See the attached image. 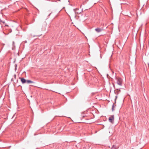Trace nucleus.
<instances>
[{
	"instance_id": "obj_4",
	"label": "nucleus",
	"mask_w": 149,
	"mask_h": 149,
	"mask_svg": "<svg viewBox=\"0 0 149 149\" xmlns=\"http://www.w3.org/2000/svg\"><path fill=\"white\" fill-rule=\"evenodd\" d=\"M21 81L23 84L25 83L26 82V80L23 78H21Z\"/></svg>"
},
{
	"instance_id": "obj_5",
	"label": "nucleus",
	"mask_w": 149,
	"mask_h": 149,
	"mask_svg": "<svg viewBox=\"0 0 149 149\" xmlns=\"http://www.w3.org/2000/svg\"><path fill=\"white\" fill-rule=\"evenodd\" d=\"M26 82L28 84L29 83H34L35 82L33 81H32L30 80H26Z\"/></svg>"
},
{
	"instance_id": "obj_1",
	"label": "nucleus",
	"mask_w": 149,
	"mask_h": 149,
	"mask_svg": "<svg viewBox=\"0 0 149 149\" xmlns=\"http://www.w3.org/2000/svg\"><path fill=\"white\" fill-rule=\"evenodd\" d=\"M117 84L120 86H121L122 85V79L120 78H118L117 79Z\"/></svg>"
},
{
	"instance_id": "obj_8",
	"label": "nucleus",
	"mask_w": 149,
	"mask_h": 149,
	"mask_svg": "<svg viewBox=\"0 0 149 149\" xmlns=\"http://www.w3.org/2000/svg\"><path fill=\"white\" fill-rule=\"evenodd\" d=\"M78 9H77V8H76V9H74V12H75V13H76V10H78Z\"/></svg>"
},
{
	"instance_id": "obj_10",
	"label": "nucleus",
	"mask_w": 149,
	"mask_h": 149,
	"mask_svg": "<svg viewBox=\"0 0 149 149\" xmlns=\"http://www.w3.org/2000/svg\"><path fill=\"white\" fill-rule=\"evenodd\" d=\"M15 66H17V65H16Z\"/></svg>"
},
{
	"instance_id": "obj_3",
	"label": "nucleus",
	"mask_w": 149,
	"mask_h": 149,
	"mask_svg": "<svg viewBox=\"0 0 149 149\" xmlns=\"http://www.w3.org/2000/svg\"><path fill=\"white\" fill-rule=\"evenodd\" d=\"M95 31H96L97 33H99L101 31H102L103 30V28H97L95 29Z\"/></svg>"
},
{
	"instance_id": "obj_9",
	"label": "nucleus",
	"mask_w": 149,
	"mask_h": 149,
	"mask_svg": "<svg viewBox=\"0 0 149 149\" xmlns=\"http://www.w3.org/2000/svg\"><path fill=\"white\" fill-rule=\"evenodd\" d=\"M114 147V146H113L112 148H113Z\"/></svg>"
},
{
	"instance_id": "obj_7",
	"label": "nucleus",
	"mask_w": 149,
	"mask_h": 149,
	"mask_svg": "<svg viewBox=\"0 0 149 149\" xmlns=\"http://www.w3.org/2000/svg\"><path fill=\"white\" fill-rule=\"evenodd\" d=\"M0 22L1 23L4 24L5 23V22L4 21H2L1 19H0Z\"/></svg>"
},
{
	"instance_id": "obj_2",
	"label": "nucleus",
	"mask_w": 149,
	"mask_h": 149,
	"mask_svg": "<svg viewBox=\"0 0 149 149\" xmlns=\"http://www.w3.org/2000/svg\"><path fill=\"white\" fill-rule=\"evenodd\" d=\"M114 116L111 115V116H110L109 118V122H110L112 123H113L114 122Z\"/></svg>"
},
{
	"instance_id": "obj_6",
	"label": "nucleus",
	"mask_w": 149,
	"mask_h": 149,
	"mask_svg": "<svg viewBox=\"0 0 149 149\" xmlns=\"http://www.w3.org/2000/svg\"><path fill=\"white\" fill-rule=\"evenodd\" d=\"M114 104H113L112 106V111H113L114 110Z\"/></svg>"
}]
</instances>
